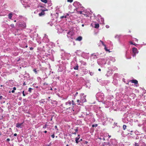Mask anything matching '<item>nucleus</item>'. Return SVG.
<instances>
[{
	"instance_id": "1",
	"label": "nucleus",
	"mask_w": 146,
	"mask_h": 146,
	"mask_svg": "<svg viewBox=\"0 0 146 146\" xmlns=\"http://www.w3.org/2000/svg\"><path fill=\"white\" fill-rule=\"evenodd\" d=\"M75 105L74 102L73 100H72V101H68L65 103V104L64 105L63 107L64 110L69 109L71 111H74V110L73 109L74 106L73 105Z\"/></svg>"
},
{
	"instance_id": "2",
	"label": "nucleus",
	"mask_w": 146,
	"mask_h": 146,
	"mask_svg": "<svg viewBox=\"0 0 146 146\" xmlns=\"http://www.w3.org/2000/svg\"><path fill=\"white\" fill-rule=\"evenodd\" d=\"M86 96L84 95V94H80V99H78L77 100V104L78 105H82V104L86 101Z\"/></svg>"
},
{
	"instance_id": "3",
	"label": "nucleus",
	"mask_w": 146,
	"mask_h": 146,
	"mask_svg": "<svg viewBox=\"0 0 146 146\" xmlns=\"http://www.w3.org/2000/svg\"><path fill=\"white\" fill-rule=\"evenodd\" d=\"M41 12L39 13L38 14V15L39 16H42L44 15L45 14L44 11H48V9L46 8H45L44 9H41Z\"/></svg>"
},
{
	"instance_id": "4",
	"label": "nucleus",
	"mask_w": 146,
	"mask_h": 146,
	"mask_svg": "<svg viewBox=\"0 0 146 146\" xmlns=\"http://www.w3.org/2000/svg\"><path fill=\"white\" fill-rule=\"evenodd\" d=\"M19 26L20 27L23 28H25L26 27V23L24 22H20L19 24Z\"/></svg>"
},
{
	"instance_id": "5",
	"label": "nucleus",
	"mask_w": 146,
	"mask_h": 146,
	"mask_svg": "<svg viewBox=\"0 0 146 146\" xmlns=\"http://www.w3.org/2000/svg\"><path fill=\"white\" fill-rule=\"evenodd\" d=\"M133 52L134 53V56L136 55V54L138 53V51L137 48L133 47L132 48Z\"/></svg>"
},
{
	"instance_id": "6",
	"label": "nucleus",
	"mask_w": 146,
	"mask_h": 146,
	"mask_svg": "<svg viewBox=\"0 0 146 146\" xmlns=\"http://www.w3.org/2000/svg\"><path fill=\"white\" fill-rule=\"evenodd\" d=\"M130 82H131L132 83H134L135 85L138 84V82L136 80H130Z\"/></svg>"
},
{
	"instance_id": "7",
	"label": "nucleus",
	"mask_w": 146,
	"mask_h": 146,
	"mask_svg": "<svg viewBox=\"0 0 146 146\" xmlns=\"http://www.w3.org/2000/svg\"><path fill=\"white\" fill-rule=\"evenodd\" d=\"M72 35V33L70 31H69L68 33L67 36L68 37H71Z\"/></svg>"
},
{
	"instance_id": "8",
	"label": "nucleus",
	"mask_w": 146,
	"mask_h": 146,
	"mask_svg": "<svg viewBox=\"0 0 146 146\" xmlns=\"http://www.w3.org/2000/svg\"><path fill=\"white\" fill-rule=\"evenodd\" d=\"M82 40V37L81 36L78 37L76 39V40L81 41Z\"/></svg>"
},
{
	"instance_id": "9",
	"label": "nucleus",
	"mask_w": 146,
	"mask_h": 146,
	"mask_svg": "<svg viewBox=\"0 0 146 146\" xmlns=\"http://www.w3.org/2000/svg\"><path fill=\"white\" fill-rule=\"evenodd\" d=\"M22 124V123H17L16 124V127H17V128H19V127H20L21 125Z\"/></svg>"
},
{
	"instance_id": "10",
	"label": "nucleus",
	"mask_w": 146,
	"mask_h": 146,
	"mask_svg": "<svg viewBox=\"0 0 146 146\" xmlns=\"http://www.w3.org/2000/svg\"><path fill=\"white\" fill-rule=\"evenodd\" d=\"M99 27V25L98 23H96L95 24L94 27L95 28L98 29Z\"/></svg>"
},
{
	"instance_id": "11",
	"label": "nucleus",
	"mask_w": 146,
	"mask_h": 146,
	"mask_svg": "<svg viewBox=\"0 0 146 146\" xmlns=\"http://www.w3.org/2000/svg\"><path fill=\"white\" fill-rule=\"evenodd\" d=\"M12 16V13H11L9 14L8 15V17L9 19H11V18Z\"/></svg>"
},
{
	"instance_id": "12",
	"label": "nucleus",
	"mask_w": 146,
	"mask_h": 146,
	"mask_svg": "<svg viewBox=\"0 0 146 146\" xmlns=\"http://www.w3.org/2000/svg\"><path fill=\"white\" fill-rule=\"evenodd\" d=\"M80 137H76L75 138V141L76 143H78V140L79 139Z\"/></svg>"
},
{
	"instance_id": "13",
	"label": "nucleus",
	"mask_w": 146,
	"mask_h": 146,
	"mask_svg": "<svg viewBox=\"0 0 146 146\" xmlns=\"http://www.w3.org/2000/svg\"><path fill=\"white\" fill-rule=\"evenodd\" d=\"M74 68V70H78V64L75 66Z\"/></svg>"
},
{
	"instance_id": "14",
	"label": "nucleus",
	"mask_w": 146,
	"mask_h": 146,
	"mask_svg": "<svg viewBox=\"0 0 146 146\" xmlns=\"http://www.w3.org/2000/svg\"><path fill=\"white\" fill-rule=\"evenodd\" d=\"M123 129L124 130H125L126 129L127 126L125 125H123Z\"/></svg>"
},
{
	"instance_id": "15",
	"label": "nucleus",
	"mask_w": 146,
	"mask_h": 146,
	"mask_svg": "<svg viewBox=\"0 0 146 146\" xmlns=\"http://www.w3.org/2000/svg\"><path fill=\"white\" fill-rule=\"evenodd\" d=\"M40 0L42 2L44 3H47V0Z\"/></svg>"
},
{
	"instance_id": "16",
	"label": "nucleus",
	"mask_w": 146,
	"mask_h": 146,
	"mask_svg": "<svg viewBox=\"0 0 146 146\" xmlns=\"http://www.w3.org/2000/svg\"><path fill=\"white\" fill-rule=\"evenodd\" d=\"M100 41L101 42L102 45H103L104 47H106V45L104 43V42L101 40H100Z\"/></svg>"
},
{
	"instance_id": "17",
	"label": "nucleus",
	"mask_w": 146,
	"mask_h": 146,
	"mask_svg": "<svg viewBox=\"0 0 146 146\" xmlns=\"http://www.w3.org/2000/svg\"><path fill=\"white\" fill-rule=\"evenodd\" d=\"M134 146H139V143H135L134 144Z\"/></svg>"
},
{
	"instance_id": "18",
	"label": "nucleus",
	"mask_w": 146,
	"mask_h": 146,
	"mask_svg": "<svg viewBox=\"0 0 146 146\" xmlns=\"http://www.w3.org/2000/svg\"><path fill=\"white\" fill-rule=\"evenodd\" d=\"M129 43H130V44H133V45H134L135 46H136V44L135 43H134V44L131 41H130L129 42Z\"/></svg>"
},
{
	"instance_id": "19",
	"label": "nucleus",
	"mask_w": 146,
	"mask_h": 146,
	"mask_svg": "<svg viewBox=\"0 0 146 146\" xmlns=\"http://www.w3.org/2000/svg\"><path fill=\"white\" fill-rule=\"evenodd\" d=\"M12 27V28H14L15 27V26L14 24H12L10 25Z\"/></svg>"
},
{
	"instance_id": "20",
	"label": "nucleus",
	"mask_w": 146,
	"mask_h": 146,
	"mask_svg": "<svg viewBox=\"0 0 146 146\" xmlns=\"http://www.w3.org/2000/svg\"><path fill=\"white\" fill-rule=\"evenodd\" d=\"M67 1L68 2L71 3L73 2V0H67Z\"/></svg>"
},
{
	"instance_id": "21",
	"label": "nucleus",
	"mask_w": 146,
	"mask_h": 146,
	"mask_svg": "<svg viewBox=\"0 0 146 146\" xmlns=\"http://www.w3.org/2000/svg\"><path fill=\"white\" fill-rule=\"evenodd\" d=\"M98 125L97 124H96L95 125H92V127H96Z\"/></svg>"
},
{
	"instance_id": "22",
	"label": "nucleus",
	"mask_w": 146,
	"mask_h": 146,
	"mask_svg": "<svg viewBox=\"0 0 146 146\" xmlns=\"http://www.w3.org/2000/svg\"><path fill=\"white\" fill-rule=\"evenodd\" d=\"M104 49H105L106 50V51H109V50H108L106 48V47H104Z\"/></svg>"
},
{
	"instance_id": "23",
	"label": "nucleus",
	"mask_w": 146,
	"mask_h": 146,
	"mask_svg": "<svg viewBox=\"0 0 146 146\" xmlns=\"http://www.w3.org/2000/svg\"><path fill=\"white\" fill-rule=\"evenodd\" d=\"M51 136L53 138H54V134H53L52 135H51Z\"/></svg>"
},
{
	"instance_id": "24",
	"label": "nucleus",
	"mask_w": 146,
	"mask_h": 146,
	"mask_svg": "<svg viewBox=\"0 0 146 146\" xmlns=\"http://www.w3.org/2000/svg\"><path fill=\"white\" fill-rule=\"evenodd\" d=\"M10 141V139L9 138H7V141Z\"/></svg>"
},
{
	"instance_id": "25",
	"label": "nucleus",
	"mask_w": 146,
	"mask_h": 146,
	"mask_svg": "<svg viewBox=\"0 0 146 146\" xmlns=\"http://www.w3.org/2000/svg\"><path fill=\"white\" fill-rule=\"evenodd\" d=\"M55 129H56L57 130H58V128H57V126L56 125L55 126Z\"/></svg>"
},
{
	"instance_id": "26",
	"label": "nucleus",
	"mask_w": 146,
	"mask_h": 146,
	"mask_svg": "<svg viewBox=\"0 0 146 146\" xmlns=\"http://www.w3.org/2000/svg\"><path fill=\"white\" fill-rule=\"evenodd\" d=\"M23 96H25V95L24 94V91H23Z\"/></svg>"
},
{
	"instance_id": "27",
	"label": "nucleus",
	"mask_w": 146,
	"mask_h": 146,
	"mask_svg": "<svg viewBox=\"0 0 146 146\" xmlns=\"http://www.w3.org/2000/svg\"><path fill=\"white\" fill-rule=\"evenodd\" d=\"M16 88L15 87H14L13 88V90H16Z\"/></svg>"
},
{
	"instance_id": "28",
	"label": "nucleus",
	"mask_w": 146,
	"mask_h": 146,
	"mask_svg": "<svg viewBox=\"0 0 146 146\" xmlns=\"http://www.w3.org/2000/svg\"><path fill=\"white\" fill-rule=\"evenodd\" d=\"M106 27L107 28H108L109 27V25H106Z\"/></svg>"
},
{
	"instance_id": "29",
	"label": "nucleus",
	"mask_w": 146,
	"mask_h": 146,
	"mask_svg": "<svg viewBox=\"0 0 146 146\" xmlns=\"http://www.w3.org/2000/svg\"><path fill=\"white\" fill-rule=\"evenodd\" d=\"M75 132H77L78 131V129H75Z\"/></svg>"
},
{
	"instance_id": "30",
	"label": "nucleus",
	"mask_w": 146,
	"mask_h": 146,
	"mask_svg": "<svg viewBox=\"0 0 146 146\" xmlns=\"http://www.w3.org/2000/svg\"><path fill=\"white\" fill-rule=\"evenodd\" d=\"M33 47H30V50H33Z\"/></svg>"
},
{
	"instance_id": "31",
	"label": "nucleus",
	"mask_w": 146,
	"mask_h": 146,
	"mask_svg": "<svg viewBox=\"0 0 146 146\" xmlns=\"http://www.w3.org/2000/svg\"><path fill=\"white\" fill-rule=\"evenodd\" d=\"M3 98V97L1 96H0V100H1Z\"/></svg>"
},
{
	"instance_id": "32",
	"label": "nucleus",
	"mask_w": 146,
	"mask_h": 146,
	"mask_svg": "<svg viewBox=\"0 0 146 146\" xmlns=\"http://www.w3.org/2000/svg\"><path fill=\"white\" fill-rule=\"evenodd\" d=\"M64 17L66 18V17H64V16H61V17L60 18H61V19H62V18H64Z\"/></svg>"
},
{
	"instance_id": "33",
	"label": "nucleus",
	"mask_w": 146,
	"mask_h": 146,
	"mask_svg": "<svg viewBox=\"0 0 146 146\" xmlns=\"http://www.w3.org/2000/svg\"><path fill=\"white\" fill-rule=\"evenodd\" d=\"M32 89V88H29V91L30 92H31V90Z\"/></svg>"
},
{
	"instance_id": "34",
	"label": "nucleus",
	"mask_w": 146,
	"mask_h": 146,
	"mask_svg": "<svg viewBox=\"0 0 146 146\" xmlns=\"http://www.w3.org/2000/svg\"><path fill=\"white\" fill-rule=\"evenodd\" d=\"M17 135V134L16 133H15V134H14V136H16Z\"/></svg>"
},
{
	"instance_id": "35",
	"label": "nucleus",
	"mask_w": 146,
	"mask_h": 146,
	"mask_svg": "<svg viewBox=\"0 0 146 146\" xmlns=\"http://www.w3.org/2000/svg\"><path fill=\"white\" fill-rule=\"evenodd\" d=\"M15 90H12V91H11V92L12 93H13L15 92Z\"/></svg>"
},
{
	"instance_id": "36",
	"label": "nucleus",
	"mask_w": 146,
	"mask_h": 146,
	"mask_svg": "<svg viewBox=\"0 0 146 146\" xmlns=\"http://www.w3.org/2000/svg\"><path fill=\"white\" fill-rule=\"evenodd\" d=\"M34 71L35 72H36V69H35L34 70Z\"/></svg>"
},
{
	"instance_id": "37",
	"label": "nucleus",
	"mask_w": 146,
	"mask_h": 146,
	"mask_svg": "<svg viewBox=\"0 0 146 146\" xmlns=\"http://www.w3.org/2000/svg\"><path fill=\"white\" fill-rule=\"evenodd\" d=\"M73 134L75 135H76V132H75L74 133H73Z\"/></svg>"
},
{
	"instance_id": "38",
	"label": "nucleus",
	"mask_w": 146,
	"mask_h": 146,
	"mask_svg": "<svg viewBox=\"0 0 146 146\" xmlns=\"http://www.w3.org/2000/svg\"><path fill=\"white\" fill-rule=\"evenodd\" d=\"M52 117H53L52 116L51 117V118L50 119V121H52Z\"/></svg>"
},
{
	"instance_id": "39",
	"label": "nucleus",
	"mask_w": 146,
	"mask_h": 146,
	"mask_svg": "<svg viewBox=\"0 0 146 146\" xmlns=\"http://www.w3.org/2000/svg\"><path fill=\"white\" fill-rule=\"evenodd\" d=\"M98 70L99 71H101V69L100 68H99V69H98Z\"/></svg>"
},
{
	"instance_id": "40",
	"label": "nucleus",
	"mask_w": 146,
	"mask_h": 146,
	"mask_svg": "<svg viewBox=\"0 0 146 146\" xmlns=\"http://www.w3.org/2000/svg\"><path fill=\"white\" fill-rule=\"evenodd\" d=\"M108 137H109V138H110L111 137V135H108Z\"/></svg>"
},
{
	"instance_id": "41",
	"label": "nucleus",
	"mask_w": 146,
	"mask_h": 146,
	"mask_svg": "<svg viewBox=\"0 0 146 146\" xmlns=\"http://www.w3.org/2000/svg\"><path fill=\"white\" fill-rule=\"evenodd\" d=\"M47 131H44V133H47Z\"/></svg>"
},
{
	"instance_id": "42",
	"label": "nucleus",
	"mask_w": 146,
	"mask_h": 146,
	"mask_svg": "<svg viewBox=\"0 0 146 146\" xmlns=\"http://www.w3.org/2000/svg\"><path fill=\"white\" fill-rule=\"evenodd\" d=\"M26 84H25V82L23 83V85H25Z\"/></svg>"
},
{
	"instance_id": "43",
	"label": "nucleus",
	"mask_w": 146,
	"mask_h": 146,
	"mask_svg": "<svg viewBox=\"0 0 146 146\" xmlns=\"http://www.w3.org/2000/svg\"><path fill=\"white\" fill-rule=\"evenodd\" d=\"M78 94V92H76L75 94V95H77Z\"/></svg>"
},
{
	"instance_id": "44",
	"label": "nucleus",
	"mask_w": 146,
	"mask_h": 146,
	"mask_svg": "<svg viewBox=\"0 0 146 146\" xmlns=\"http://www.w3.org/2000/svg\"><path fill=\"white\" fill-rule=\"evenodd\" d=\"M103 140L105 141V138H103Z\"/></svg>"
},
{
	"instance_id": "45",
	"label": "nucleus",
	"mask_w": 146,
	"mask_h": 146,
	"mask_svg": "<svg viewBox=\"0 0 146 146\" xmlns=\"http://www.w3.org/2000/svg\"><path fill=\"white\" fill-rule=\"evenodd\" d=\"M38 49L40 50V51H41V49L40 48V49H39V48H38Z\"/></svg>"
},
{
	"instance_id": "46",
	"label": "nucleus",
	"mask_w": 146,
	"mask_h": 146,
	"mask_svg": "<svg viewBox=\"0 0 146 146\" xmlns=\"http://www.w3.org/2000/svg\"><path fill=\"white\" fill-rule=\"evenodd\" d=\"M28 47V46L27 45H26L25 46L26 48H27Z\"/></svg>"
},
{
	"instance_id": "47",
	"label": "nucleus",
	"mask_w": 146,
	"mask_h": 146,
	"mask_svg": "<svg viewBox=\"0 0 146 146\" xmlns=\"http://www.w3.org/2000/svg\"><path fill=\"white\" fill-rule=\"evenodd\" d=\"M82 27L84 26V24H82Z\"/></svg>"
},
{
	"instance_id": "48",
	"label": "nucleus",
	"mask_w": 146,
	"mask_h": 146,
	"mask_svg": "<svg viewBox=\"0 0 146 146\" xmlns=\"http://www.w3.org/2000/svg\"><path fill=\"white\" fill-rule=\"evenodd\" d=\"M14 22H16V20H15L14 21Z\"/></svg>"
},
{
	"instance_id": "49",
	"label": "nucleus",
	"mask_w": 146,
	"mask_h": 146,
	"mask_svg": "<svg viewBox=\"0 0 146 146\" xmlns=\"http://www.w3.org/2000/svg\"><path fill=\"white\" fill-rule=\"evenodd\" d=\"M1 135V131H0V136Z\"/></svg>"
},
{
	"instance_id": "50",
	"label": "nucleus",
	"mask_w": 146,
	"mask_h": 146,
	"mask_svg": "<svg viewBox=\"0 0 146 146\" xmlns=\"http://www.w3.org/2000/svg\"><path fill=\"white\" fill-rule=\"evenodd\" d=\"M48 99H49V98H50V97H48Z\"/></svg>"
},
{
	"instance_id": "51",
	"label": "nucleus",
	"mask_w": 146,
	"mask_h": 146,
	"mask_svg": "<svg viewBox=\"0 0 146 146\" xmlns=\"http://www.w3.org/2000/svg\"><path fill=\"white\" fill-rule=\"evenodd\" d=\"M66 146H69V145L67 144L66 145Z\"/></svg>"
},
{
	"instance_id": "52",
	"label": "nucleus",
	"mask_w": 146,
	"mask_h": 146,
	"mask_svg": "<svg viewBox=\"0 0 146 146\" xmlns=\"http://www.w3.org/2000/svg\"><path fill=\"white\" fill-rule=\"evenodd\" d=\"M82 13V11H80V13Z\"/></svg>"
},
{
	"instance_id": "53",
	"label": "nucleus",
	"mask_w": 146,
	"mask_h": 146,
	"mask_svg": "<svg viewBox=\"0 0 146 146\" xmlns=\"http://www.w3.org/2000/svg\"><path fill=\"white\" fill-rule=\"evenodd\" d=\"M99 139H101V138H99Z\"/></svg>"
},
{
	"instance_id": "54",
	"label": "nucleus",
	"mask_w": 146,
	"mask_h": 146,
	"mask_svg": "<svg viewBox=\"0 0 146 146\" xmlns=\"http://www.w3.org/2000/svg\"><path fill=\"white\" fill-rule=\"evenodd\" d=\"M50 90H52V88H51V89H50Z\"/></svg>"
},
{
	"instance_id": "55",
	"label": "nucleus",
	"mask_w": 146,
	"mask_h": 146,
	"mask_svg": "<svg viewBox=\"0 0 146 146\" xmlns=\"http://www.w3.org/2000/svg\"><path fill=\"white\" fill-rule=\"evenodd\" d=\"M79 136H80V135H78V137H79Z\"/></svg>"
},
{
	"instance_id": "56",
	"label": "nucleus",
	"mask_w": 146,
	"mask_h": 146,
	"mask_svg": "<svg viewBox=\"0 0 146 146\" xmlns=\"http://www.w3.org/2000/svg\"><path fill=\"white\" fill-rule=\"evenodd\" d=\"M87 142H87L86 141V143H87Z\"/></svg>"
},
{
	"instance_id": "57",
	"label": "nucleus",
	"mask_w": 146,
	"mask_h": 146,
	"mask_svg": "<svg viewBox=\"0 0 146 146\" xmlns=\"http://www.w3.org/2000/svg\"><path fill=\"white\" fill-rule=\"evenodd\" d=\"M39 5H38V7H39Z\"/></svg>"
},
{
	"instance_id": "58",
	"label": "nucleus",
	"mask_w": 146,
	"mask_h": 146,
	"mask_svg": "<svg viewBox=\"0 0 146 146\" xmlns=\"http://www.w3.org/2000/svg\"><path fill=\"white\" fill-rule=\"evenodd\" d=\"M80 140H81V141H82V139H80Z\"/></svg>"
},
{
	"instance_id": "59",
	"label": "nucleus",
	"mask_w": 146,
	"mask_h": 146,
	"mask_svg": "<svg viewBox=\"0 0 146 146\" xmlns=\"http://www.w3.org/2000/svg\"><path fill=\"white\" fill-rule=\"evenodd\" d=\"M40 7H42V6H40Z\"/></svg>"
}]
</instances>
